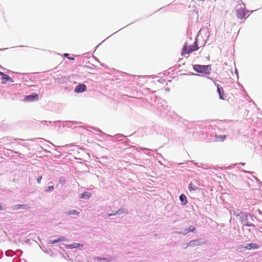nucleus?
I'll return each mask as SVG.
<instances>
[{"instance_id":"1","label":"nucleus","mask_w":262,"mask_h":262,"mask_svg":"<svg viewBox=\"0 0 262 262\" xmlns=\"http://www.w3.org/2000/svg\"><path fill=\"white\" fill-rule=\"evenodd\" d=\"M235 11L236 17L240 19L245 18L247 13L249 12L248 11L246 10L245 4L243 3L242 0L237 2V5L235 7Z\"/></svg>"},{"instance_id":"2","label":"nucleus","mask_w":262,"mask_h":262,"mask_svg":"<svg viewBox=\"0 0 262 262\" xmlns=\"http://www.w3.org/2000/svg\"><path fill=\"white\" fill-rule=\"evenodd\" d=\"M197 38H195V40L192 45H188V43H186L183 50L182 51V55H184L186 54H189V53L198 50L199 48L198 47L197 44Z\"/></svg>"},{"instance_id":"3","label":"nucleus","mask_w":262,"mask_h":262,"mask_svg":"<svg viewBox=\"0 0 262 262\" xmlns=\"http://www.w3.org/2000/svg\"><path fill=\"white\" fill-rule=\"evenodd\" d=\"M193 68L195 72L206 75H209L211 70L210 66L200 64H195L193 66Z\"/></svg>"},{"instance_id":"4","label":"nucleus","mask_w":262,"mask_h":262,"mask_svg":"<svg viewBox=\"0 0 262 262\" xmlns=\"http://www.w3.org/2000/svg\"><path fill=\"white\" fill-rule=\"evenodd\" d=\"M25 101H34L38 100V96L36 93L27 96L24 99Z\"/></svg>"},{"instance_id":"5","label":"nucleus","mask_w":262,"mask_h":262,"mask_svg":"<svg viewBox=\"0 0 262 262\" xmlns=\"http://www.w3.org/2000/svg\"><path fill=\"white\" fill-rule=\"evenodd\" d=\"M86 90V86L84 84H78L75 89V92L76 93H81Z\"/></svg>"},{"instance_id":"6","label":"nucleus","mask_w":262,"mask_h":262,"mask_svg":"<svg viewBox=\"0 0 262 262\" xmlns=\"http://www.w3.org/2000/svg\"><path fill=\"white\" fill-rule=\"evenodd\" d=\"M83 245L78 243H73L72 244H69L66 245V248L68 249H73L77 248L78 247H82Z\"/></svg>"},{"instance_id":"7","label":"nucleus","mask_w":262,"mask_h":262,"mask_svg":"<svg viewBox=\"0 0 262 262\" xmlns=\"http://www.w3.org/2000/svg\"><path fill=\"white\" fill-rule=\"evenodd\" d=\"M14 208L15 209H25L28 210L30 207L26 204H19L14 206Z\"/></svg>"},{"instance_id":"8","label":"nucleus","mask_w":262,"mask_h":262,"mask_svg":"<svg viewBox=\"0 0 262 262\" xmlns=\"http://www.w3.org/2000/svg\"><path fill=\"white\" fill-rule=\"evenodd\" d=\"M258 248H259V246L257 244H253V243L247 244L246 245V246L245 247V248L247 249H257Z\"/></svg>"},{"instance_id":"9","label":"nucleus","mask_w":262,"mask_h":262,"mask_svg":"<svg viewBox=\"0 0 262 262\" xmlns=\"http://www.w3.org/2000/svg\"><path fill=\"white\" fill-rule=\"evenodd\" d=\"M187 245V247H194L197 245H200V242L199 240H193L189 242Z\"/></svg>"},{"instance_id":"10","label":"nucleus","mask_w":262,"mask_h":262,"mask_svg":"<svg viewBox=\"0 0 262 262\" xmlns=\"http://www.w3.org/2000/svg\"><path fill=\"white\" fill-rule=\"evenodd\" d=\"M10 81L11 82H13L12 80V78H10L9 77V75H6V74H4L2 77V83H6V82L7 81Z\"/></svg>"},{"instance_id":"11","label":"nucleus","mask_w":262,"mask_h":262,"mask_svg":"<svg viewBox=\"0 0 262 262\" xmlns=\"http://www.w3.org/2000/svg\"><path fill=\"white\" fill-rule=\"evenodd\" d=\"M217 92L220 95V99H224V98L223 97L224 95V92L223 89L222 88L219 87V84H217Z\"/></svg>"},{"instance_id":"12","label":"nucleus","mask_w":262,"mask_h":262,"mask_svg":"<svg viewBox=\"0 0 262 262\" xmlns=\"http://www.w3.org/2000/svg\"><path fill=\"white\" fill-rule=\"evenodd\" d=\"M226 138V135L215 136V140L217 142H223Z\"/></svg>"},{"instance_id":"13","label":"nucleus","mask_w":262,"mask_h":262,"mask_svg":"<svg viewBox=\"0 0 262 262\" xmlns=\"http://www.w3.org/2000/svg\"><path fill=\"white\" fill-rule=\"evenodd\" d=\"M180 200L183 205H185L187 203V198L184 194H182L180 196Z\"/></svg>"},{"instance_id":"14","label":"nucleus","mask_w":262,"mask_h":262,"mask_svg":"<svg viewBox=\"0 0 262 262\" xmlns=\"http://www.w3.org/2000/svg\"><path fill=\"white\" fill-rule=\"evenodd\" d=\"M66 240V238L65 237H61L56 240H54V241L50 240V243L53 244H55V243H58L60 242H63V241H65Z\"/></svg>"},{"instance_id":"15","label":"nucleus","mask_w":262,"mask_h":262,"mask_svg":"<svg viewBox=\"0 0 262 262\" xmlns=\"http://www.w3.org/2000/svg\"><path fill=\"white\" fill-rule=\"evenodd\" d=\"M188 189L190 191H194L198 189V188L192 183H190L188 186Z\"/></svg>"},{"instance_id":"16","label":"nucleus","mask_w":262,"mask_h":262,"mask_svg":"<svg viewBox=\"0 0 262 262\" xmlns=\"http://www.w3.org/2000/svg\"><path fill=\"white\" fill-rule=\"evenodd\" d=\"M91 194L90 193L88 192H84L81 194V198L86 199L89 198L91 196Z\"/></svg>"},{"instance_id":"17","label":"nucleus","mask_w":262,"mask_h":262,"mask_svg":"<svg viewBox=\"0 0 262 262\" xmlns=\"http://www.w3.org/2000/svg\"><path fill=\"white\" fill-rule=\"evenodd\" d=\"M79 212L76 210H71L69 212V214H70V215H78L79 214Z\"/></svg>"},{"instance_id":"18","label":"nucleus","mask_w":262,"mask_h":262,"mask_svg":"<svg viewBox=\"0 0 262 262\" xmlns=\"http://www.w3.org/2000/svg\"><path fill=\"white\" fill-rule=\"evenodd\" d=\"M195 230V228L194 226H190L186 230V233H188L190 232H193Z\"/></svg>"},{"instance_id":"19","label":"nucleus","mask_w":262,"mask_h":262,"mask_svg":"<svg viewBox=\"0 0 262 262\" xmlns=\"http://www.w3.org/2000/svg\"><path fill=\"white\" fill-rule=\"evenodd\" d=\"M53 189H54V187L53 186H50L48 187L47 190V191H51V190H53Z\"/></svg>"},{"instance_id":"20","label":"nucleus","mask_w":262,"mask_h":262,"mask_svg":"<svg viewBox=\"0 0 262 262\" xmlns=\"http://www.w3.org/2000/svg\"><path fill=\"white\" fill-rule=\"evenodd\" d=\"M42 179V176H39L37 180V182L38 184L40 183L41 180Z\"/></svg>"},{"instance_id":"21","label":"nucleus","mask_w":262,"mask_h":262,"mask_svg":"<svg viewBox=\"0 0 262 262\" xmlns=\"http://www.w3.org/2000/svg\"><path fill=\"white\" fill-rule=\"evenodd\" d=\"M5 74L2 72H0V75H1L2 76H3Z\"/></svg>"},{"instance_id":"22","label":"nucleus","mask_w":262,"mask_h":262,"mask_svg":"<svg viewBox=\"0 0 262 262\" xmlns=\"http://www.w3.org/2000/svg\"><path fill=\"white\" fill-rule=\"evenodd\" d=\"M64 56H66V57H68V56H69V54H68V53H65V54H64Z\"/></svg>"},{"instance_id":"23","label":"nucleus","mask_w":262,"mask_h":262,"mask_svg":"<svg viewBox=\"0 0 262 262\" xmlns=\"http://www.w3.org/2000/svg\"><path fill=\"white\" fill-rule=\"evenodd\" d=\"M3 209V206L1 204H0V210Z\"/></svg>"},{"instance_id":"24","label":"nucleus","mask_w":262,"mask_h":262,"mask_svg":"<svg viewBox=\"0 0 262 262\" xmlns=\"http://www.w3.org/2000/svg\"><path fill=\"white\" fill-rule=\"evenodd\" d=\"M69 59H70V60H73L74 59L73 58H69Z\"/></svg>"},{"instance_id":"25","label":"nucleus","mask_w":262,"mask_h":262,"mask_svg":"<svg viewBox=\"0 0 262 262\" xmlns=\"http://www.w3.org/2000/svg\"><path fill=\"white\" fill-rule=\"evenodd\" d=\"M97 260H101V259H100V258H99V257H97Z\"/></svg>"},{"instance_id":"26","label":"nucleus","mask_w":262,"mask_h":262,"mask_svg":"<svg viewBox=\"0 0 262 262\" xmlns=\"http://www.w3.org/2000/svg\"><path fill=\"white\" fill-rule=\"evenodd\" d=\"M246 225L249 226H250V224H246Z\"/></svg>"}]
</instances>
